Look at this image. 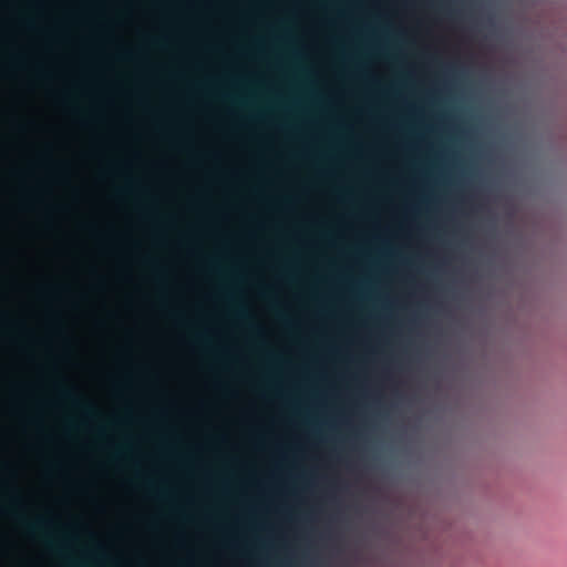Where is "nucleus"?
<instances>
[{
    "mask_svg": "<svg viewBox=\"0 0 567 567\" xmlns=\"http://www.w3.org/2000/svg\"><path fill=\"white\" fill-rule=\"evenodd\" d=\"M21 523L27 532L31 534L42 533L49 526V520L43 517L37 518L34 522L22 519Z\"/></svg>",
    "mask_w": 567,
    "mask_h": 567,
    "instance_id": "f03ea898",
    "label": "nucleus"
},
{
    "mask_svg": "<svg viewBox=\"0 0 567 567\" xmlns=\"http://www.w3.org/2000/svg\"><path fill=\"white\" fill-rule=\"evenodd\" d=\"M59 392L63 399L72 402L74 405L80 408L85 414H87V415L95 414V410L93 409V406L83 401H80L70 389L61 388Z\"/></svg>",
    "mask_w": 567,
    "mask_h": 567,
    "instance_id": "f257e3e1",
    "label": "nucleus"
},
{
    "mask_svg": "<svg viewBox=\"0 0 567 567\" xmlns=\"http://www.w3.org/2000/svg\"><path fill=\"white\" fill-rule=\"evenodd\" d=\"M124 59H128L131 58L130 53L125 52L123 55H122Z\"/></svg>",
    "mask_w": 567,
    "mask_h": 567,
    "instance_id": "20e7f679",
    "label": "nucleus"
},
{
    "mask_svg": "<svg viewBox=\"0 0 567 567\" xmlns=\"http://www.w3.org/2000/svg\"><path fill=\"white\" fill-rule=\"evenodd\" d=\"M48 546H49L50 548H52V549H55V548H56V547H55V545H54L53 543H51V542H48Z\"/></svg>",
    "mask_w": 567,
    "mask_h": 567,
    "instance_id": "7ed1b4c3",
    "label": "nucleus"
}]
</instances>
